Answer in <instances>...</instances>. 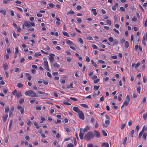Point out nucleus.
<instances>
[{
    "label": "nucleus",
    "instance_id": "obj_42",
    "mask_svg": "<svg viewBox=\"0 0 147 147\" xmlns=\"http://www.w3.org/2000/svg\"><path fill=\"white\" fill-rule=\"evenodd\" d=\"M122 96V94H120L119 95L118 97V100L119 101H120L121 100V96Z\"/></svg>",
    "mask_w": 147,
    "mask_h": 147
},
{
    "label": "nucleus",
    "instance_id": "obj_28",
    "mask_svg": "<svg viewBox=\"0 0 147 147\" xmlns=\"http://www.w3.org/2000/svg\"><path fill=\"white\" fill-rule=\"evenodd\" d=\"M19 103L20 104H22L24 103V99L23 98H21L19 100Z\"/></svg>",
    "mask_w": 147,
    "mask_h": 147
},
{
    "label": "nucleus",
    "instance_id": "obj_43",
    "mask_svg": "<svg viewBox=\"0 0 147 147\" xmlns=\"http://www.w3.org/2000/svg\"><path fill=\"white\" fill-rule=\"evenodd\" d=\"M143 117L144 120H146V118L147 117V113H146V114H144Z\"/></svg>",
    "mask_w": 147,
    "mask_h": 147
},
{
    "label": "nucleus",
    "instance_id": "obj_23",
    "mask_svg": "<svg viewBox=\"0 0 147 147\" xmlns=\"http://www.w3.org/2000/svg\"><path fill=\"white\" fill-rule=\"evenodd\" d=\"M17 86L19 88H21L23 87V84L20 83H18L17 84Z\"/></svg>",
    "mask_w": 147,
    "mask_h": 147
},
{
    "label": "nucleus",
    "instance_id": "obj_16",
    "mask_svg": "<svg viewBox=\"0 0 147 147\" xmlns=\"http://www.w3.org/2000/svg\"><path fill=\"white\" fill-rule=\"evenodd\" d=\"M89 127L88 126H86V127L83 129V133H84L85 132H87V130H89Z\"/></svg>",
    "mask_w": 147,
    "mask_h": 147
},
{
    "label": "nucleus",
    "instance_id": "obj_34",
    "mask_svg": "<svg viewBox=\"0 0 147 147\" xmlns=\"http://www.w3.org/2000/svg\"><path fill=\"white\" fill-rule=\"evenodd\" d=\"M8 66L7 63H5L3 65V68L4 70H6V68Z\"/></svg>",
    "mask_w": 147,
    "mask_h": 147
},
{
    "label": "nucleus",
    "instance_id": "obj_48",
    "mask_svg": "<svg viewBox=\"0 0 147 147\" xmlns=\"http://www.w3.org/2000/svg\"><path fill=\"white\" fill-rule=\"evenodd\" d=\"M77 22L79 23H81L82 22V20L80 18H78L77 19Z\"/></svg>",
    "mask_w": 147,
    "mask_h": 147
},
{
    "label": "nucleus",
    "instance_id": "obj_1",
    "mask_svg": "<svg viewBox=\"0 0 147 147\" xmlns=\"http://www.w3.org/2000/svg\"><path fill=\"white\" fill-rule=\"evenodd\" d=\"M94 136L92 132L89 131L87 134L85 135L84 138L86 140H88L93 138L94 137Z\"/></svg>",
    "mask_w": 147,
    "mask_h": 147
},
{
    "label": "nucleus",
    "instance_id": "obj_7",
    "mask_svg": "<svg viewBox=\"0 0 147 147\" xmlns=\"http://www.w3.org/2000/svg\"><path fill=\"white\" fill-rule=\"evenodd\" d=\"M53 65L55 68H58L60 67V65L56 62L53 63Z\"/></svg>",
    "mask_w": 147,
    "mask_h": 147
},
{
    "label": "nucleus",
    "instance_id": "obj_2",
    "mask_svg": "<svg viewBox=\"0 0 147 147\" xmlns=\"http://www.w3.org/2000/svg\"><path fill=\"white\" fill-rule=\"evenodd\" d=\"M25 95L29 96L31 97H37L36 93L32 90H29L25 93Z\"/></svg>",
    "mask_w": 147,
    "mask_h": 147
},
{
    "label": "nucleus",
    "instance_id": "obj_64",
    "mask_svg": "<svg viewBox=\"0 0 147 147\" xmlns=\"http://www.w3.org/2000/svg\"><path fill=\"white\" fill-rule=\"evenodd\" d=\"M93 145L92 144H89L88 145V147H93Z\"/></svg>",
    "mask_w": 147,
    "mask_h": 147
},
{
    "label": "nucleus",
    "instance_id": "obj_46",
    "mask_svg": "<svg viewBox=\"0 0 147 147\" xmlns=\"http://www.w3.org/2000/svg\"><path fill=\"white\" fill-rule=\"evenodd\" d=\"M126 99V100H127L129 101L130 100V98L128 95H127Z\"/></svg>",
    "mask_w": 147,
    "mask_h": 147
},
{
    "label": "nucleus",
    "instance_id": "obj_63",
    "mask_svg": "<svg viewBox=\"0 0 147 147\" xmlns=\"http://www.w3.org/2000/svg\"><path fill=\"white\" fill-rule=\"evenodd\" d=\"M137 19L135 17H133L132 19V21L136 22V21Z\"/></svg>",
    "mask_w": 147,
    "mask_h": 147
},
{
    "label": "nucleus",
    "instance_id": "obj_51",
    "mask_svg": "<svg viewBox=\"0 0 147 147\" xmlns=\"http://www.w3.org/2000/svg\"><path fill=\"white\" fill-rule=\"evenodd\" d=\"M143 133L142 131V132L141 131L140 133L139 136H138V138H140L141 137V136L142 135V134Z\"/></svg>",
    "mask_w": 147,
    "mask_h": 147
},
{
    "label": "nucleus",
    "instance_id": "obj_4",
    "mask_svg": "<svg viewBox=\"0 0 147 147\" xmlns=\"http://www.w3.org/2000/svg\"><path fill=\"white\" fill-rule=\"evenodd\" d=\"M78 114L80 119L82 120H84V114L81 110L78 113Z\"/></svg>",
    "mask_w": 147,
    "mask_h": 147
},
{
    "label": "nucleus",
    "instance_id": "obj_55",
    "mask_svg": "<svg viewBox=\"0 0 147 147\" xmlns=\"http://www.w3.org/2000/svg\"><path fill=\"white\" fill-rule=\"evenodd\" d=\"M134 130L133 129L131 131V133L130 136L132 137H133V135L134 134Z\"/></svg>",
    "mask_w": 147,
    "mask_h": 147
},
{
    "label": "nucleus",
    "instance_id": "obj_19",
    "mask_svg": "<svg viewBox=\"0 0 147 147\" xmlns=\"http://www.w3.org/2000/svg\"><path fill=\"white\" fill-rule=\"evenodd\" d=\"M147 134L146 132H144L143 135V138L145 140L146 139Z\"/></svg>",
    "mask_w": 147,
    "mask_h": 147
},
{
    "label": "nucleus",
    "instance_id": "obj_45",
    "mask_svg": "<svg viewBox=\"0 0 147 147\" xmlns=\"http://www.w3.org/2000/svg\"><path fill=\"white\" fill-rule=\"evenodd\" d=\"M49 5L50 7L52 8L53 7L55 6V5L52 3L49 4Z\"/></svg>",
    "mask_w": 147,
    "mask_h": 147
},
{
    "label": "nucleus",
    "instance_id": "obj_27",
    "mask_svg": "<svg viewBox=\"0 0 147 147\" xmlns=\"http://www.w3.org/2000/svg\"><path fill=\"white\" fill-rule=\"evenodd\" d=\"M22 95L21 94V92H19L18 93H17L16 94V96H17V98H18L19 97H20L21 96H22Z\"/></svg>",
    "mask_w": 147,
    "mask_h": 147
},
{
    "label": "nucleus",
    "instance_id": "obj_47",
    "mask_svg": "<svg viewBox=\"0 0 147 147\" xmlns=\"http://www.w3.org/2000/svg\"><path fill=\"white\" fill-rule=\"evenodd\" d=\"M127 137H125L123 140V144H126V141L127 140Z\"/></svg>",
    "mask_w": 147,
    "mask_h": 147
},
{
    "label": "nucleus",
    "instance_id": "obj_36",
    "mask_svg": "<svg viewBox=\"0 0 147 147\" xmlns=\"http://www.w3.org/2000/svg\"><path fill=\"white\" fill-rule=\"evenodd\" d=\"M67 147H74V146L72 144L69 143L67 145Z\"/></svg>",
    "mask_w": 147,
    "mask_h": 147
},
{
    "label": "nucleus",
    "instance_id": "obj_31",
    "mask_svg": "<svg viewBox=\"0 0 147 147\" xmlns=\"http://www.w3.org/2000/svg\"><path fill=\"white\" fill-rule=\"evenodd\" d=\"M140 89H141V87L140 86H138L137 87V90L138 92L140 94Z\"/></svg>",
    "mask_w": 147,
    "mask_h": 147
},
{
    "label": "nucleus",
    "instance_id": "obj_30",
    "mask_svg": "<svg viewBox=\"0 0 147 147\" xmlns=\"http://www.w3.org/2000/svg\"><path fill=\"white\" fill-rule=\"evenodd\" d=\"M99 87H100L99 86L95 85L94 87V89L95 90H97L99 89Z\"/></svg>",
    "mask_w": 147,
    "mask_h": 147
},
{
    "label": "nucleus",
    "instance_id": "obj_15",
    "mask_svg": "<svg viewBox=\"0 0 147 147\" xmlns=\"http://www.w3.org/2000/svg\"><path fill=\"white\" fill-rule=\"evenodd\" d=\"M26 75L28 77L27 79L28 80H30L31 79V77L30 76V74L28 73H26Z\"/></svg>",
    "mask_w": 147,
    "mask_h": 147
},
{
    "label": "nucleus",
    "instance_id": "obj_21",
    "mask_svg": "<svg viewBox=\"0 0 147 147\" xmlns=\"http://www.w3.org/2000/svg\"><path fill=\"white\" fill-rule=\"evenodd\" d=\"M34 125L36 126V128L37 129H38L40 127V126H39V125L36 122H34Z\"/></svg>",
    "mask_w": 147,
    "mask_h": 147
},
{
    "label": "nucleus",
    "instance_id": "obj_53",
    "mask_svg": "<svg viewBox=\"0 0 147 147\" xmlns=\"http://www.w3.org/2000/svg\"><path fill=\"white\" fill-rule=\"evenodd\" d=\"M110 122L109 120H106L105 121V123L106 124L109 125V124Z\"/></svg>",
    "mask_w": 147,
    "mask_h": 147
},
{
    "label": "nucleus",
    "instance_id": "obj_52",
    "mask_svg": "<svg viewBox=\"0 0 147 147\" xmlns=\"http://www.w3.org/2000/svg\"><path fill=\"white\" fill-rule=\"evenodd\" d=\"M79 41L81 43H83V40L82 39L80 38H79L78 39Z\"/></svg>",
    "mask_w": 147,
    "mask_h": 147
},
{
    "label": "nucleus",
    "instance_id": "obj_9",
    "mask_svg": "<svg viewBox=\"0 0 147 147\" xmlns=\"http://www.w3.org/2000/svg\"><path fill=\"white\" fill-rule=\"evenodd\" d=\"M94 132L95 133V136L99 138L100 137V133L96 130L94 131Z\"/></svg>",
    "mask_w": 147,
    "mask_h": 147
},
{
    "label": "nucleus",
    "instance_id": "obj_61",
    "mask_svg": "<svg viewBox=\"0 0 147 147\" xmlns=\"http://www.w3.org/2000/svg\"><path fill=\"white\" fill-rule=\"evenodd\" d=\"M15 50H16V51L15 52V54H16L18 52V48L17 47H16L15 48Z\"/></svg>",
    "mask_w": 147,
    "mask_h": 147
},
{
    "label": "nucleus",
    "instance_id": "obj_59",
    "mask_svg": "<svg viewBox=\"0 0 147 147\" xmlns=\"http://www.w3.org/2000/svg\"><path fill=\"white\" fill-rule=\"evenodd\" d=\"M63 103L64 104H65V105H71V104L70 103H68V102H66L64 101V102H63Z\"/></svg>",
    "mask_w": 147,
    "mask_h": 147
},
{
    "label": "nucleus",
    "instance_id": "obj_3",
    "mask_svg": "<svg viewBox=\"0 0 147 147\" xmlns=\"http://www.w3.org/2000/svg\"><path fill=\"white\" fill-rule=\"evenodd\" d=\"M44 65L45 66V69L48 71H50L49 68L48 62L47 61H45L44 62Z\"/></svg>",
    "mask_w": 147,
    "mask_h": 147
},
{
    "label": "nucleus",
    "instance_id": "obj_8",
    "mask_svg": "<svg viewBox=\"0 0 147 147\" xmlns=\"http://www.w3.org/2000/svg\"><path fill=\"white\" fill-rule=\"evenodd\" d=\"M101 146H105V147H109V145L108 143H102L101 145Z\"/></svg>",
    "mask_w": 147,
    "mask_h": 147
},
{
    "label": "nucleus",
    "instance_id": "obj_5",
    "mask_svg": "<svg viewBox=\"0 0 147 147\" xmlns=\"http://www.w3.org/2000/svg\"><path fill=\"white\" fill-rule=\"evenodd\" d=\"M73 110L78 113L81 110L77 107H74L73 108Z\"/></svg>",
    "mask_w": 147,
    "mask_h": 147
},
{
    "label": "nucleus",
    "instance_id": "obj_32",
    "mask_svg": "<svg viewBox=\"0 0 147 147\" xmlns=\"http://www.w3.org/2000/svg\"><path fill=\"white\" fill-rule=\"evenodd\" d=\"M129 101H128L127 100H125V102H123V105H126L127 106V105L128 104Z\"/></svg>",
    "mask_w": 147,
    "mask_h": 147
},
{
    "label": "nucleus",
    "instance_id": "obj_38",
    "mask_svg": "<svg viewBox=\"0 0 147 147\" xmlns=\"http://www.w3.org/2000/svg\"><path fill=\"white\" fill-rule=\"evenodd\" d=\"M12 120L11 119L10 121L9 125V129H11V126H12Z\"/></svg>",
    "mask_w": 147,
    "mask_h": 147
},
{
    "label": "nucleus",
    "instance_id": "obj_54",
    "mask_svg": "<svg viewBox=\"0 0 147 147\" xmlns=\"http://www.w3.org/2000/svg\"><path fill=\"white\" fill-rule=\"evenodd\" d=\"M86 39L88 40H93V38H92V37L90 36L87 37L86 38Z\"/></svg>",
    "mask_w": 147,
    "mask_h": 147
},
{
    "label": "nucleus",
    "instance_id": "obj_57",
    "mask_svg": "<svg viewBox=\"0 0 147 147\" xmlns=\"http://www.w3.org/2000/svg\"><path fill=\"white\" fill-rule=\"evenodd\" d=\"M61 122V120H58L57 119V121H55L54 122V123H60Z\"/></svg>",
    "mask_w": 147,
    "mask_h": 147
},
{
    "label": "nucleus",
    "instance_id": "obj_6",
    "mask_svg": "<svg viewBox=\"0 0 147 147\" xmlns=\"http://www.w3.org/2000/svg\"><path fill=\"white\" fill-rule=\"evenodd\" d=\"M24 23V26L27 27L29 28L31 26L30 24L28 23L27 21H25Z\"/></svg>",
    "mask_w": 147,
    "mask_h": 147
},
{
    "label": "nucleus",
    "instance_id": "obj_39",
    "mask_svg": "<svg viewBox=\"0 0 147 147\" xmlns=\"http://www.w3.org/2000/svg\"><path fill=\"white\" fill-rule=\"evenodd\" d=\"M126 124H121V129H123L124 127L125 126Z\"/></svg>",
    "mask_w": 147,
    "mask_h": 147
},
{
    "label": "nucleus",
    "instance_id": "obj_22",
    "mask_svg": "<svg viewBox=\"0 0 147 147\" xmlns=\"http://www.w3.org/2000/svg\"><path fill=\"white\" fill-rule=\"evenodd\" d=\"M81 106L84 108H88V107L87 105L86 104H82L80 105Z\"/></svg>",
    "mask_w": 147,
    "mask_h": 147
},
{
    "label": "nucleus",
    "instance_id": "obj_18",
    "mask_svg": "<svg viewBox=\"0 0 147 147\" xmlns=\"http://www.w3.org/2000/svg\"><path fill=\"white\" fill-rule=\"evenodd\" d=\"M92 11L93 12V14L94 16H96L97 15V13L96 11V10L95 9H92Z\"/></svg>",
    "mask_w": 147,
    "mask_h": 147
},
{
    "label": "nucleus",
    "instance_id": "obj_37",
    "mask_svg": "<svg viewBox=\"0 0 147 147\" xmlns=\"http://www.w3.org/2000/svg\"><path fill=\"white\" fill-rule=\"evenodd\" d=\"M92 47L94 49H98V47L95 45L93 44L92 45Z\"/></svg>",
    "mask_w": 147,
    "mask_h": 147
},
{
    "label": "nucleus",
    "instance_id": "obj_11",
    "mask_svg": "<svg viewBox=\"0 0 147 147\" xmlns=\"http://www.w3.org/2000/svg\"><path fill=\"white\" fill-rule=\"evenodd\" d=\"M65 41L66 43L68 45H70L73 44V42L69 40H66Z\"/></svg>",
    "mask_w": 147,
    "mask_h": 147
},
{
    "label": "nucleus",
    "instance_id": "obj_10",
    "mask_svg": "<svg viewBox=\"0 0 147 147\" xmlns=\"http://www.w3.org/2000/svg\"><path fill=\"white\" fill-rule=\"evenodd\" d=\"M118 6V3H116L115 5L112 6V9L113 10H115L116 9V7Z\"/></svg>",
    "mask_w": 147,
    "mask_h": 147
},
{
    "label": "nucleus",
    "instance_id": "obj_44",
    "mask_svg": "<svg viewBox=\"0 0 147 147\" xmlns=\"http://www.w3.org/2000/svg\"><path fill=\"white\" fill-rule=\"evenodd\" d=\"M86 61L88 62H89L90 61L89 58L88 56H86Z\"/></svg>",
    "mask_w": 147,
    "mask_h": 147
},
{
    "label": "nucleus",
    "instance_id": "obj_26",
    "mask_svg": "<svg viewBox=\"0 0 147 147\" xmlns=\"http://www.w3.org/2000/svg\"><path fill=\"white\" fill-rule=\"evenodd\" d=\"M0 12L3 13V15H5L6 13V11L3 9H1L0 10Z\"/></svg>",
    "mask_w": 147,
    "mask_h": 147
},
{
    "label": "nucleus",
    "instance_id": "obj_12",
    "mask_svg": "<svg viewBox=\"0 0 147 147\" xmlns=\"http://www.w3.org/2000/svg\"><path fill=\"white\" fill-rule=\"evenodd\" d=\"M84 134V133L80 131V134H79V136L80 137V138L81 139H83V137Z\"/></svg>",
    "mask_w": 147,
    "mask_h": 147
},
{
    "label": "nucleus",
    "instance_id": "obj_56",
    "mask_svg": "<svg viewBox=\"0 0 147 147\" xmlns=\"http://www.w3.org/2000/svg\"><path fill=\"white\" fill-rule=\"evenodd\" d=\"M82 8V7L81 6L78 5L76 7V9L78 10H80Z\"/></svg>",
    "mask_w": 147,
    "mask_h": 147
},
{
    "label": "nucleus",
    "instance_id": "obj_24",
    "mask_svg": "<svg viewBox=\"0 0 147 147\" xmlns=\"http://www.w3.org/2000/svg\"><path fill=\"white\" fill-rule=\"evenodd\" d=\"M63 34L65 36H67V37H69V36L68 34V33L66 32L63 31Z\"/></svg>",
    "mask_w": 147,
    "mask_h": 147
},
{
    "label": "nucleus",
    "instance_id": "obj_29",
    "mask_svg": "<svg viewBox=\"0 0 147 147\" xmlns=\"http://www.w3.org/2000/svg\"><path fill=\"white\" fill-rule=\"evenodd\" d=\"M17 109L18 110H19L20 111L21 110H22V109H24L21 106H18L17 107Z\"/></svg>",
    "mask_w": 147,
    "mask_h": 147
},
{
    "label": "nucleus",
    "instance_id": "obj_50",
    "mask_svg": "<svg viewBox=\"0 0 147 147\" xmlns=\"http://www.w3.org/2000/svg\"><path fill=\"white\" fill-rule=\"evenodd\" d=\"M108 40L111 42H112L113 41V38L112 37H110L108 38Z\"/></svg>",
    "mask_w": 147,
    "mask_h": 147
},
{
    "label": "nucleus",
    "instance_id": "obj_17",
    "mask_svg": "<svg viewBox=\"0 0 147 147\" xmlns=\"http://www.w3.org/2000/svg\"><path fill=\"white\" fill-rule=\"evenodd\" d=\"M129 44L128 41H126L125 42V48H127L129 46Z\"/></svg>",
    "mask_w": 147,
    "mask_h": 147
},
{
    "label": "nucleus",
    "instance_id": "obj_25",
    "mask_svg": "<svg viewBox=\"0 0 147 147\" xmlns=\"http://www.w3.org/2000/svg\"><path fill=\"white\" fill-rule=\"evenodd\" d=\"M102 134L105 136H107V134L104 130H102Z\"/></svg>",
    "mask_w": 147,
    "mask_h": 147
},
{
    "label": "nucleus",
    "instance_id": "obj_58",
    "mask_svg": "<svg viewBox=\"0 0 147 147\" xmlns=\"http://www.w3.org/2000/svg\"><path fill=\"white\" fill-rule=\"evenodd\" d=\"M42 55L40 53H35L34 55L36 57H37L38 56H41Z\"/></svg>",
    "mask_w": 147,
    "mask_h": 147
},
{
    "label": "nucleus",
    "instance_id": "obj_13",
    "mask_svg": "<svg viewBox=\"0 0 147 147\" xmlns=\"http://www.w3.org/2000/svg\"><path fill=\"white\" fill-rule=\"evenodd\" d=\"M113 46H114L116 44H118L119 43L118 41L116 39H114L113 40Z\"/></svg>",
    "mask_w": 147,
    "mask_h": 147
},
{
    "label": "nucleus",
    "instance_id": "obj_40",
    "mask_svg": "<svg viewBox=\"0 0 147 147\" xmlns=\"http://www.w3.org/2000/svg\"><path fill=\"white\" fill-rule=\"evenodd\" d=\"M12 94L14 95L16 94L17 93V91L15 89L12 92Z\"/></svg>",
    "mask_w": 147,
    "mask_h": 147
},
{
    "label": "nucleus",
    "instance_id": "obj_20",
    "mask_svg": "<svg viewBox=\"0 0 147 147\" xmlns=\"http://www.w3.org/2000/svg\"><path fill=\"white\" fill-rule=\"evenodd\" d=\"M7 117H8V115H5L3 116V121L4 122H5L6 121Z\"/></svg>",
    "mask_w": 147,
    "mask_h": 147
},
{
    "label": "nucleus",
    "instance_id": "obj_49",
    "mask_svg": "<svg viewBox=\"0 0 147 147\" xmlns=\"http://www.w3.org/2000/svg\"><path fill=\"white\" fill-rule=\"evenodd\" d=\"M106 22L109 25L111 24V22L109 20H106Z\"/></svg>",
    "mask_w": 147,
    "mask_h": 147
},
{
    "label": "nucleus",
    "instance_id": "obj_35",
    "mask_svg": "<svg viewBox=\"0 0 147 147\" xmlns=\"http://www.w3.org/2000/svg\"><path fill=\"white\" fill-rule=\"evenodd\" d=\"M74 11L71 10V11H69L67 13V14L68 15V14L72 15V14H74Z\"/></svg>",
    "mask_w": 147,
    "mask_h": 147
},
{
    "label": "nucleus",
    "instance_id": "obj_14",
    "mask_svg": "<svg viewBox=\"0 0 147 147\" xmlns=\"http://www.w3.org/2000/svg\"><path fill=\"white\" fill-rule=\"evenodd\" d=\"M51 55H49V59L51 63H52L54 60V58L53 57H51Z\"/></svg>",
    "mask_w": 147,
    "mask_h": 147
},
{
    "label": "nucleus",
    "instance_id": "obj_33",
    "mask_svg": "<svg viewBox=\"0 0 147 147\" xmlns=\"http://www.w3.org/2000/svg\"><path fill=\"white\" fill-rule=\"evenodd\" d=\"M9 110V107H7L5 109V113H8Z\"/></svg>",
    "mask_w": 147,
    "mask_h": 147
},
{
    "label": "nucleus",
    "instance_id": "obj_60",
    "mask_svg": "<svg viewBox=\"0 0 147 147\" xmlns=\"http://www.w3.org/2000/svg\"><path fill=\"white\" fill-rule=\"evenodd\" d=\"M120 9L121 11H125V9L123 7H120Z\"/></svg>",
    "mask_w": 147,
    "mask_h": 147
},
{
    "label": "nucleus",
    "instance_id": "obj_62",
    "mask_svg": "<svg viewBox=\"0 0 147 147\" xmlns=\"http://www.w3.org/2000/svg\"><path fill=\"white\" fill-rule=\"evenodd\" d=\"M43 83L45 85H47L48 84V81L43 80Z\"/></svg>",
    "mask_w": 147,
    "mask_h": 147
},
{
    "label": "nucleus",
    "instance_id": "obj_41",
    "mask_svg": "<svg viewBox=\"0 0 147 147\" xmlns=\"http://www.w3.org/2000/svg\"><path fill=\"white\" fill-rule=\"evenodd\" d=\"M140 63L139 62H138L136 64L135 68L136 69L140 65Z\"/></svg>",
    "mask_w": 147,
    "mask_h": 147
}]
</instances>
